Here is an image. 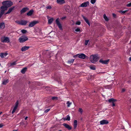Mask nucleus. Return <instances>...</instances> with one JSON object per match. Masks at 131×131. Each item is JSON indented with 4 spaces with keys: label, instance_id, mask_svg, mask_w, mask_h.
Returning <instances> with one entry per match:
<instances>
[{
    "label": "nucleus",
    "instance_id": "nucleus-42",
    "mask_svg": "<svg viewBox=\"0 0 131 131\" xmlns=\"http://www.w3.org/2000/svg\"><path fill=\"white\" fill-rule=\"evenodd\" d=\"M127 6L128 7H131V2L128 4L127 5Z\"/></svg>",
    "mask_w": 131,
    "mask_h": 131
},
{
    "label": "nucleus",
    "instance_id": "nucleus-37",
    "mask_svg": "<svg viewBox=\"0 0 131 131\" xmlns=\"http://www.w3.org/2000/svg\"><path fill=\"white\" fill-rule=\"evenodd\" d=\"M21 32L23 34H25L26 33L27 31L26 30L23 29L21 30Z\"/></svg>",
    "mask_w": 131,
    "mask_h": 131
},
{
    "label": "nucleus",
    "instance_id": "nucleus-1",
    "mask_svg": "<svg viewBox=\"0 0 131 131\" xmlns=\"http://www.w3.org/2000/svg\"><path fill=\"white\" fill-rule=\"evenodd\" d=\"M99 58L98 55L97 54H92L90 57V61L92 63H94L98 61Z\"/></svg>",
    "mask_w": 131,
    "mask_h": 131
},
{
    "label": "nucleus",
    "instance_id": "nucleus-40",
    "mask_svg": "<svg viewBox=\"0 0 131 131\" xmlns=\"http://www.w3.org/2000/svg\"><path fill=\"white\" fill-rule=\"evenodd\" d=\"M81 24V22L79 21H77L75 23V24L77 25H80Z\"/></svg>",
    "mask_w": 131,
    "mask_h": 131
},
{
    "label": "nucleus",
    "instance_id": "nucleus-26",
    "mask_svg": "<svg viewBox=\"0 0 131 131\" xmlns=\"http://www.w3.org/2000/svg\"><path fill=\"white\" fill-rule=\"evenodd\" d=\"M53 20V18H51L50 19H49L48 20V23L49 24H50L52 23Z\"/></svg>",
    "mask_w": 131,
    "mask_h": 131
},
{
    "label": "nucleus",
    "instance_id": "nucleus-4",
    "mask_svg": "<svg viewBox=\"0 0 131 131\" xmlns=\"http://www.w3.org/2000/svg\"><path fill=\"white\" fill-rule=\"evenodd\" d=\"M28 39L27 37L25 36H22L19 39V41L20 42H23Z\"/></svg>",
    "mask_w": 131,
    "mask_h": 131
},
{
    "label": "nucleus",
    "instance_id": "nucleus-14",
    "mask_svg": "<svg viewBox=\"0 0 131 131\" xmlns=\"http://www.w3.org/2000/svg\"><path fill=\"white\" fill-rule=\"evenodd\" d=\"M29 48V46H25L21 48V50L22 51H24L28 50Z\"/></svg>",
    "mask_w": 131,
    "mask_h": 131
},
{
    "label": "nucleus",
    "instance_id": "nucleus-30",
    "mask_svg": "<svg viewBox=\"0 0 131 131\" xmlns=\"http://www.w3.org/2000/svg\"><path fill=\"white\" fill-rule=\"evenodd\" d=\"M90 69L92 70H95L96 69L95 67L94 66H89Z\"/></svg>",
    "mask_w": 131,
    "mask_h": 131
},
{
    "label": "nucleus",
    "instance_id": "nucleus-21",
    "mask_svg": "<svg viewBox=\"0 0 131 131\" xmlns=\"http://www.w3.org/2000/svg\"><path fill=\"white\" fill-rule=\"evenodd\" d=\"M9 81L8 79H6L5 80H4L3 81L2 84L4 85H6L7 83Z\"/></svg>",
    "mask_w": 131,
    "mask_h": 131
},
{
    "label": "nucleus",
    "instance_id": "nucleus-2",
    "mask_svg": "<svg viewBox=\"0 0 131 131\" xmlns=\"http://www.w3.org/2000/svg\"><path fill=\"white\" fill-rule=\"evenodd\" d=\"M2 4L3 6L7 8L13 5V3L10 1H6L3 2Z\"/></svg>",
    "mask_w": 131,
    "mask_h": 131
},
{
    "label": "nucleus",
    "instance_id": "nucleus-19",
    "mask_svg": "<svg viewBox=\"0 0 131 131\" xmlns=\"http://www.w3.org/2000/svg\"><path fill=\"white\" fill-rule=\"evenodd\" d=\"M8 54L7 53H1V56L2 58H4Z\"/></svg>",
    "mask_w": 131,
    "mask_h": 131
},
{
    "label": "nucleus",
    "instance_id": "nucleus-34",
    "mask_svg": "<svg viewBox=\"0 0 131 131\" xmlns=\"http://www.w3.org/2000/svg\"><path fill=\"white\" fill-rule=\"evenodd\" d=\"M79 112L82 114L83 113V110L81 108H80L79 110Z\"/></svg>",
    "mask_w": 131,
    "mask_h": 131
},
{
    "label": "nucleus",
    "instance_id": "nucleus-43",
    "mask_svg": "<svg viewBox=\"0 0 131 131\" xmlns=\"http://www.w3.org/2000/svg\"><path fill=\"white\" fill-rule=\"evenodd\" d=\"M47 9H50L51 8V7L50 6H49L46 7Z\"/></svg>",
    "mask_w": 131,
    "mask_h": 131
},
{
    "label": "nucleus",
    "instance_id": "nucleus-31",
    "mask_svg": "<svg viewBox=\"0 0 131 131\" xmlns=\"http://www.w3.org/2000/svg\"><path fill=\"white\" fill-rule=\"evenodd\" d=\"M16 64V62H15L13 63H10V65H9V64H8V66L9 67L13 66H14Z\"/></svg>",
    "mask_w": 131,
    "mask_h": 131
},
{
    "label": "nucleus",
    "instance_id": "nucleus-15",
    "mask_svg": "<svg viewBox=\"0 0 131 131\" xmlns=\"http://www.w3.org/2000/svg\"><path fill=\"white\" fill-rule=\"evenodd\" d=\"M63 125L69 130H70L71 129V127L67 124L65 123L63 124Z\"/></svg>",
    "mask_w": 131,
    "mask_h": 131
},
{
    "label": "nucleus",
    "instance_id": "nucleus-7",
    "mask_svg": "<svg viewBox=\"0 0 131 131\" xmlns=\"http://www.w3.org/2000/svg\"><path fill=\"white\" fill-rule=\"evenodd\" d=\"M38 21H33L29 23V27H32L38 23Z\"/></svg>",
    "mask_w": 131,
    "mask_h": 131
},
{
    "label": "nucleus",
    "instance_id": "nucleus-27",
    "mask_svg": "<svg viewBox=\"0 0 131 131\" xmlns=\"http://www.w3.org/2000/svg\"><path fill=\"white\" fill-rule=\"evenodd\" d=\"M63 119L64 120L69 121L70 120V117L69 115H67L66 116V118H63Z\"/></svg>",
    "mask_w": 131,
    "mask_h": 131
},
{
    "label": "nucleus",
    "instance_id": "nucleus-22",
    "mask_svg": "<svg viewBox=\"0 0 131 131\" xmlns=\"http://www.w3.org/2000/svg\"><path fill=\"white\" fill-rule=\"evenodd\" d=\"M5 27V25L4 23H0V29H3Z\"/></svg>",
    "mask_w": 131,
    "mask_h": 131
},
{
    "label": "nucleus",
    "instance_id": "nucleus-52",
    "mask_svg": "<svg viewBox=\"0 0 131 131\" xmlns=\"http://www.w3.org/2000/svg\"><path fill=\"white\" fill-rule=\"evenodd\" d=\"M129 59L130 61H131V57L129 58Z\"/></svg>",
    "mask_w": 131,
    "mask_h": 131
},
{
    "label": "nucleus",
    "instance_id": "nucleus-3",
    "mask_svg": "<svg viewBox=\"0 0 131 131\" xmlns=\"http://www.w3.org/2000/svg\"><path fill=\"white\" fill-rule=\"evenodd\" d=\"M1 41L3 42L8 43L10 42V39L8 37L4 36L1 38Z\"/></svg>",
    "mask_w": 131,
    "mask_h": 131
},
{
    "label": "nucleus",
    "instance_id": "nucleus-24",
    "mask_svg": "<svg viewBox=\"0 0 131 131\" xmlns=\"http://www.w3.org/2000/svg\"><path fill=\"white\" fill-rule=\"evenodd\" d=\"M34 11L33 10H31L29 11L28 13H27V15L28 16H30L33 13Z\"/></svg>",
    "mask_w": 131,
    "mask_h": 131
},
{
    "label": "nucleus",
    "instance_id": "nucleus-9",
    "mask_svg": "<svg viewBox=\"0 0 131 131\" xmlns=\"http://www.w3.org/2000/svg\"><path fill=\"white\" fill-rule=\"evenodd\" d=\"M89 2L88 1L80 5V7H85L88 5H89Z\"/></svg>",
    "mask_w": 131,
    "mask_h": 131
},
{
    "label": "nucleus",
    "instance_id": "nucleus-5",
    "mask_svg": "<svg viewBox=\"0 0 131 131\" xmlns=\"http://www.w3.org/2000/svg\"><path fill=\"white\" fill-rule=\"evenodd\" d=\"M56 22L60 29L61 30H62V27L59 21V18H58L56 19Z\"/></svg>",
    "mask_w": 131,
    "mask_h": 131
},
{
    "label": "nucleus",
    "instance_id": "nucleus-36",
    "mask_svg": "<svg viewBox=\"0 0 131 131\" xmlns=\"http://www.w3.org/2000/svg\"><path fill=\"white\" fill-rule=\"evenodd\" d=\"M128 10H126L125 11L120 10L119 12L121 13L124 14Z\"/></svg>",
    "mask_w": 131,
    "mask_h": 131
},
{
    "label": "nucleus",
    "instance_id": "nucleus-18",
    "mask_svg": "<svg viewBox=\"0 0 131 131\" xmlns=\"http://www.w3.org/2000/svg\"><path fill=\"white\" fill-rule=\"evenodd\" d=\"M82 17L84 19V20L86 23L88 24V25L90 26V24L88 20L85 17L83 16Z\"/></svg>",
    "mask_w": 131,
    "mask_h": 131
},
{
    "label": "nucleus",
    "instance_id": "nucleus-29",
    "mask_svg": "<svg viewBox=\"0 0 131 131\" xmlns=\"http://www.w3.org/2000/svg\"><path fill=\"white\" fill-rule=\"evenodd\" d=\"M103 17L104 19L106 21H108L109 20L108 18L106 16L105 14L103 15Z\"/></svg>",
    "mask_w": 131,
    "mask_h": 131
},
{
    "label": "nucleus",
    "instance_id": "nucleus-51",
    "mask_svg": "<svg viewBox=\"0 0 131 131\" xmlns=\"http://www.w3.org/2000/svg\"><path fill=\"white\" fill-rule=\"evenodd\" d=\"M112 105L113 106H115V104L114 103H112Z\"/></svg>",
    "mask_w": 131,
    "mask_h": 131
},
{
    "label": "nucleus",
    "instance_id": "nucleus-8",
    "mask_svg": "<svg viewBox=\"0 0 131 131\" xmlns=\"http://www.w3.org/2000/svg\"><path fill=\"white\" fill-rule=\"evenodd\" d=\"M7 7H5L4 6L1 7L0 8V9H1L0 13L4 14V11L7 10Z\"/></svg>",
    "mask_w": 131,
    "mask_h": 131
},
{
    "label": "nucleus",
    "instance_id": "nucleus-16",
    "mask_svg": "<svg viewBox=\"0 0 131 131\" xmlns=\"http://www.w3.org/2000/svg\"><path fill=\"white\" fill-rule=\"evenodd\" d=\"M28 10V8L27 7H24L21 10V14L25 13Z\"/></svg>",
    "mask_w": 131,
    "mask_h": 131
},
{
    "label": "nucleus",
    "instance_id": "nucleus-47",
    "mask_svg": "<svg viewBox=\"0 0 131 131\" xmlns=\"http://www.w3.org/2000/svg\"><path fill=\"white\" fill-rule=\"evenodd\" d=\"M3 14L0 13V18L2 16V15H3Z\"/></svg>",
    "mask_w": 131,
    "mask_h": 131
},
{
    "label": "nucleus",
    "instance_id": "nucleus-44",
    "mask_svg": "<svg viewBox=\"0 0 131 131\" xmlns=\"http://www.w3.org/2000/svg\"><path fill=\"white\" fill-rule=\"evenodd\" d=\"M50 110V108L47 109L45 111V112L46 113H47Z\"/></svg>",
    "mask_w": 131,
    "mask_h": 131
},
{
    "label": "nucleus",
    "instance_id": "nucleus-50",
    "mask_svg": "<svg viewBox=\"0 0 131 131\" xmlns=\"http://www.w3.org/2000/svg\"><path fill=\"white\" fill-rule=\"evenodd\" d=\"M3 126V125L2 124H0V128L2 127Z\"/></svg>",
    "mask_w": 131,
    "mask_h": 131
},
{
    "label": "nucleus",
    "instance_id": "nucleus-33",
    "mask_svg": "<svg viewBox=\"0 0 131 131\" xmlns=\"http://www.w3.org/2000/svg\"><path fill=\"white\" fill-rule=\"evenodd\" d=\"M74 61V59H72L69 61L68 62V63L69 64H71V63H73Z\"/></svg>",
    "mask_w": 131,
    "mask_h": 131
},
{
    "label": "nucleus",
    "instance_id": "nucleus-17",
    "mask_svg": "<svg viewBox=\"0 0 131 131\" xmlns=\"http://www.w3.org/2000/svg\"><path fill=\"white\" fill-rule=\"evenodd\" d=\"M57 3L60 4H62L65 3L64 0H57Z\"/></svg>",
    "mask_w": 131,
    "mask_h": 131
},
{
    "label": "nucleus",
    "instance_id": "nucleus-48",
    "mask_svg": "<svg viewBox=\"0 0 131 131\" xmlns=\"http://www.w3.org/2000/svg\"><path fill=\"white\" fill-rule=\"evenodd\" d=\"M78 54H76V55H74V57H78Z\"/></svg>",
    "mask_w": 131,
    "mask_h": 131
},
{
    "label": "nucleus",
    "instance_id": "nucleus-55",
    "mask_svg": "<svg viewBox=\"0 0 131 131\" xmlns=\"http://www.w3.org/2000/svg\"><path fill=\"white\" fill-rule=\"evenodd\" d=\"M2 113V112H0V115Z\"/></svg>",
    "mask_w": 131,
    "mask_h": 131
},
{
    "label": "nucleus",
    "instance_id": "nucleus-20",
    "mask_svg": "<svg viewBox=\"0 0 131 131\" xmlns=\"http://www.w3.org/2000/svg\"><path fill=\"white\" fill-rule=\"evenodd\" d=\"M14 7H13L10 8L9 9L8 12L6 13L5 14H7L10 13L12 11V10L14 9Z\"/></svg>",
    "mask_w": 131,
    "mask_h": 131
},
{
    "label": "nucleus",
    "instance_id": "nucleus-39",
    "mask_svg": "<svg viewBox=\"0 0 131 131\" xmlns=\"http://www.w3.org/2000/svg\"><path fill=\"white\" fill-rule=\"evenodd\" d=\"M96 0H91V2L93 4H94L96 2Z\"/></svg>",
    "mask_w": 131,
    "mask_h": 131
},
{
    "label": "nucleus",
    "instance_id": "nucleus-56",
    "mask_svg": "<svg viewBox=\"0 0 131 131\" xmlns=\"http://www.w3.org/2000/svg\"><path fill=\"white\" fill-rule=\"evenodd\" d=\"M59 131H61V130H59Z\"/></svg>",
    "mask_w": 131,
    "mask_h": 131
},
{
    "label": "nucleus",
    "instance_id": "nucleus-49",
    "mask_svg": "<svg viewBox=\"0 0 131 131\" xmlns=\"http://www.w3.org/2000/svg\"><path fill=\"white\" fill-rule=\"evenodd\" d=\"M125 91V89H122V91L123 92H124Z\"/></svg>",
    "mask_w": 131,
    "mask_h": 131
},
{
    "label": "nucleus",
    "instance_id": "nucleus-32",
    "mask_svg": "<svg viewBox=\"0 0 131 131\" xmlns=\"http://www.w3.org/2000/svg\"><path fill=\"white\" fill-rule=\"evenodd\" d=\"M68 107H69L70 105L72 103L70 102L69 101H68L66 103Z\"/></svg>",
    "mask_w": 131,
    "mask_h": 131
},
{
    "label": "nucleus",
    "instance_id": "nucleus-6",
    "mask_svg": "<svg viewBox=\"0 0 131 131\" xmlns=\"http://www.w3.org/2000/svg\"><path fill=\"white\" fill-rule=\"evenodd\" d=\"M16 22L18 24L23 25H26L27 23L26 21L23 20L20 21H16Z\"/></svg>",
    "mask_w": 131,
    "mask_h": 131
},
{
    "label": "nucleus",
    "instance_id": "nucleus-28",
    "mask_svg": "<svg viewBox=\"0 0 131 131\" xmlns=\"http://www.w3.org/2000/svg\"><path fill=\"white\" fill-rule=\"evenodd\" d=\"M27 68H23L21 71V72L22 73L24 74L26 71Z\"/></svg>",
    "mask_w": 131,
    "mask_h": 131
},
{
    "label": "nucleus",
    "instance_id": "nucleus-38",
    "mask_svg": "<svg viewBox=\"0 0 131 131\" xmlns=\"http://www.w3.org/2000/svg\"><path fill=\"white\" fill-rule=\"evenodd\" d=\"M80 29L79 28H77L75 29V31L76 32H80Z\"/></svg>",
    "mask_w": 131,
    "mask_h": 131
},
{
    "label": "nucleus",
    "instance_id": "nucleus-13",
    "mask_svg": "<svg viewBox=\"0 0 131 131\" xmlns=\"http://www.w3.org/2000/svg\"><path fill=\"white\" fill-rule=\"evenodd\" d=\"M109 60H103L102 59L100 60L99 62L103 64H107L108 63Z\"/></svg>",
    "mask_w": 131,
    "mask_h": 131
},
{
    "label": "nucleus",
    "instance_id": "nucleus-10",
    "mask_svg": "<svg viewBox=\"0 0 131 131\" xmlns=\"http://www.w3.org/2000/svg\"><path fill=\"white\" fill-rule=\"evenodd\" d=\"M18 104V101L17 102L15 103V105L13 109L12 112V113L13 114L16 111V110L17 109Z\"/></svg>",
    "mask_w": 131,
    "mask_h": 131
},
{
    "label": "nucleus",
    "instance_id": "nucleus-54",
    "mask_svg": "<svg viewBox=\"0 0 131 131\" xmlns=\"http://www.w3.org/2000/svg\"><path fill=\"white\" fill-rule=\"evenodd\" d=\"M113 15L114 17H115L116 16V15L114 14H113Z\"/></svg>",
    "mask_w": 131,
    "mask_h": 131
},
{
    "label": "nucleus",
    "instance_id": "nucleus-11",
    "mask_svg": "<svg viewBox=\"0 0 131 131\" xmlns=\"http://www.w3.org/2000/svg\"><path fill=\"white\" fill-rule=\"evenodd\" d=\"M78 55V57L79 58L83 59H84L86 57L85 55L83 53L79 54Z\"/></svg>",
    "mask_w": 131,
    "mask_h": 131
},
{
    "label": "nucleus",
    "instance_id": "nucleus-41",
    "mask_svg": "<svg viewBox=\"0 0 131 131\" xmlns=\"http://www.w3.org/2000/svg\"><path fill=\"white\" fill-rule=\"evenodd\" d=\"M38 30L39 31V32L38 33L37 32L36 34L38 35H40L41 33V31L39 29H38Z\"/></svg>",
    "mask_w": 131,
    "mask_h": 131
},
{
    "label": "nucleus",
    "instance_id": "nucleus-35",
    "mask_svg": "<svg viewBox=\"0 0 131 131\" xmlns=\"http://www.w3.org/2000/svg\"><path fill=\"white\" fill-rule=\"evenodd\" d=\"M89 40H85V45L86 46L87 45L89 42Z\"/></svg>",
    "mask_w": 131,
    "mask_h": 131
},
{
    "label": "nucleus",
    "instance_id": "nucleus-25",
    "mask_svg": "<svg viewBox=\"0 0 131 131\" xmlns=\"http://www.w3.org/2000/svg\"><path fill=\"white\" fill-rule=\"evenodd\" d=\"M77 120H75L74 122L73 126L75 128L77 127Z\"/></svg>",
    "mask_w": 131,
    "mask_h": 131
},
{
    "label": "nucleus",
    "instance_id": "nucleus-58",
    "mask_svg": "<svg viewBox=\"0 0 131 131\" xmlns=\"http://www.w3.org/2000/svg\"><path fill=\"white\" fill-rule=\"evenodd\" d=\"M1 65V63H0V66Z\"/></svg>",
    "mask_w": 131,
    "mask_h": 131
},
{
    "label": "nucleus",
    "instance_id": "nucleus-12",
    "mask_svg": "<svg viewBox=\"0 0 131 131\" xmlns=\"http://www.w3.org/2000/svg\"><path fill=\"white\" fill-rule=\"evenodd\" d=\"M100 123L101 125H104L108 124V122L107 120H103L101 121L100 122Z\"/></svg>",
    "mask_w": 131,
    "mask_h": 131
},
{
    "label": "nucleus",
    "instance_id": "nucleus-57",
    "mask_svg": "<svg viewBox=\"0 0 131 131\" xmlns=\"http://www.w3.org/2000/svg\"><path fill=\"white\" fill-rule=\"evenodd\" d=\"M17 131V130H14V131Z\"/></svg>",
    "mask_w": 131,
    "mask_h": 131
},
{
    "label": "nucleus",
    "instance_id": "nucleus-23",
    "mask_svg": "<svg viewBox=\"0 0 131 131\" xmlns=\"http://www.w3.org/2000/svg\"><path fill=\"white\" fill-rule=\"evenodd\" d=\"M108 101L110 103H112L116 101V100L114 99L111 98L109 99Z\"/></svg>",
    "mask_w": 131,
    "mask_h": 131
},
{
    "label": "nucleus",
    "instance_id": "nucleus-53",
    "mask_svg": "<svg viewBox=\"0 0 131 131\" xmlns=\"http://www.w3.org/2000/svg\"><path fill=\"white\" fill-rule=\"evenodd\" d=\"M28 117H27H27H25V120H26V119H27V118Z\"/></svg>",
    "mask_w": 131,
    "mask_h": 131
},
{
    "label": "nucleus",
    "instance_id": "nucleus-45",
    "mask_svg": "<svg viewBox=\"0 0 131 131\" xmlns=\"http://www.w3.org/2000/svg\"><path fill=\"white\" fill-rule=\"evenodd\" d=\"M52 99L53 100H57V97L56 96L53 97H52Z\"/></svg>",
    "mask_w": 131,
    "mask_h": 131
},
{
    "label": "nucleus",
    "instance_id": "nucleus-46",
    "mask_svg": "<svg viewBox=\"0 0 131 131\" xmlns=\"http://www.w3.org/2000/svg\"><path fill=\"white\" fill-rule=\"evenodd\" d=\"M66 18V17L64 16V17H62V18H61V19L62 20H63L64 19H65V18Z\"/></svg>",
    "mask_w": 131,
    "mask_h": 131
}]
</instances>
